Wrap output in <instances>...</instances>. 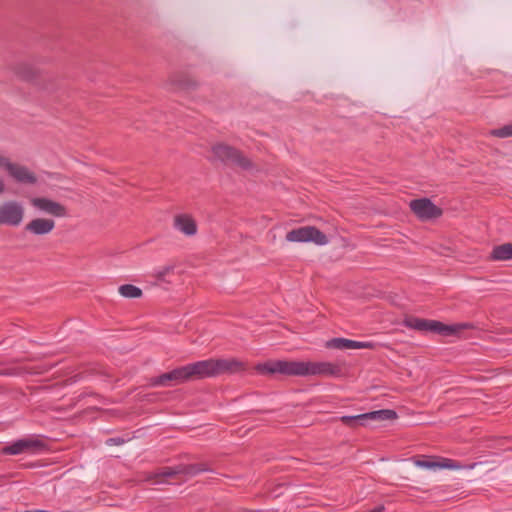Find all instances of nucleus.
<instances>
[{"mask_svg":"<svg viewBox=\"0 0 512 512\" xmlns=\"http://www.w3.org/2000/svg\"><path fill=\"white\" fill-rule=\"evenodd\" d=\"M179 475L195 476L200 472L210 471V468L206 464H180Z\"/></svg>","mask_w":512,"mask_h":512,"instance_id":"20","label":"nucleus"},{"mask_svg":"<svg viewBox=\"0 0 512 512\" xmlns=\"http://www.w3.org/2000/svg\"><path fill=\"white\" fill-rule=\"evenodd\" d=\"M125 443V439L121 438V437H114V438H109L106 440V444L108 446H113V445H122Z\"/></svg>","mask_w":512,"mask_h":512,"instance_id":"28","label":"nucleus"},{"mask_svg":"<svg viewBox=\"0 0 512 512\" xmlns=\"http://www.w3.org/2000/svg\"><path fill=\"white\" fill-rule=\"evenodd\" d=\"M45 448L42 440L33 437L22 438L14 441L2 449L6 455H17L21 453H36Z\"/></svg>","mask_w":512,"mask_h":512,"instance_id":"7","label":"nucleus"},{"mask_svg":"<svg viewBox=\"0 0 512 512\" xmlns=\"http://www.w3.org/2000/svg\"><path fill=\"white\" fill-rule=\"evenodd\" d=\"M212 153L215 159L226 165H234L246 171L255 168L254 163L242 151L233 146L218 143L212 147Z\"/></svg>","mask_w":512,"mask_h":512,"instance_id":"4","label":"nucleus"},{"mask_svg":"<svg viewBox=\"0 0 512 512\" xmlns=\"http://www.w3.org/2000/svg\"><path fill=\"white\" fill-rule=\"evenodd\" d=\"M471 328H473L471 323H456L447 325L440 321L434 320L432 332L442 336H455L459 335L461 331Z\"/></svg>","mask_w":512,"mask_h":512,"instance_id":"12","label":"nucleus"},{"mask_svg":"<svg viewBox=\"0 0 512 512\" xmlns=\"http://www.w3.org/2000/svg\"><path fill=\"white\" fill-rule=\"evenodd\" d=\"M415 465L420 468L425 469H437V468H447V469H455L458 468L459 465H457L453 460L451 459H443V461H433L431 459H423V460H415Z\"/></svg>","mask_w":512,"mask_h":512,"instance_id":"15","label":"nucleus"},{"mask_svg":"<svg viewBox=\"0 0 512 512\" xmlns=\"http://www.w3.org/2000/svg\"><path fill=\"white\" fill-rule=\"evenodd\" d=\"M366 418L372 421H387L394 420L397 418L396 411L392 409H381L376 411H371L366 413Z\"/></svg>","mask_w":512,"mask_h":512,"instance_id":"19","label":"nucleus"},{"mask_svg":"<svg viewBox=\"0 0 512 512\" xmlns=\"http://www.w3.org/2000/svg\"><path fill=\"white\" fill-rule=\"evenodd\" d=\"M121 296L125 298H140L142 296V290L132 284H124L118 288Z\"/></svg>","mask_w":512,"mask_h":512,"instance_id":"21","label":"nucleus"},{"mask_svg":"<svg viewBox=\"0 0 512 512\" xmlns=\"http://www.w3.org/2000/svg\"><path fill=\"white\" fill-rule=\"evenodd\" d=\"M413 213L421 220L436 219L442 215V209L437 207L430 199H414L409 204Z\"/></svg>","mask_w":512,"mask_h":512,"instance_id":"8","label":"nucleus"},{"mask_svg":"<svg viewBox=\"0 0 512 512\" xmlns=\"http://www.w3.org/2000/svg\"><path fill=\"white\" fill-rule=\"evenodd\" d=\"M340 421L350 427H356L357 425H365L367 418L366 413L359 414V415H345L340 418Z\"/></svg>","mask_w":512,"mask_h":512,"instance_id":"22","label":"nucleus"},{"mask_svg":"<svg viewBox=\"0 0 512 512\" xmlns=\"http://www.w3.org/2000/svg\"><path fill=\"white\" fill-rule=\"evenodd\" d=\"M202 379L199 361L177 367L149 380L151 387H171Z\"/></svg>","mask_w":512,"mask_h":512,"instance_id":"2","label":"nucleus"},{"mask_svg":"<svg viewBox=\"0 0 512 512\" xmlns=\"http://www.w3.org/2000/svg\"><path fill=\"white\" fill-rule=\"evenodd\" d=\"M170 81L177 90L189 91L197 87V82L188 75H174Z\"/></svg>","mask_w":512,"mask_h":512,"instance_id":"17","label":"nucleus"},{"mask_svg":"<svg viewBox=\"0 0 512 512\" xmlns=\"http://www.w3.org/2000/svg\"><path fill=\"white\" fill-rule=\"evenodd\" d=\"M286 240L289 242H313L320 246L329 242L328 237L314 226L292 229L286 234Z\"/></svg>","mask_w":512,"mask_h":512,"instance_id":"6","label":"nucleus"},{"mask_svg":"<svg viewBox=\"0 0 512 512\" xmlns=\"http://www.w3.org/2000/svg\"><path fill=\"white\" fill-rule=\"evenodd\" d=\"M376 344L371 341H355L346 338H333L326 342V347L331 349H374Z\"/></svg>","mask_w":512,"mask_h":512,"instance_id":"10","label":"nucleus"},{"mask_svg":"<svg viewBox=\"0 0 512 512\" xmlns=\"http://www.w3.org/2000/svg\"><path fill=\"white\" fill-rule=\"evenodd\" d=\"M434 320L421 319L417 317H408L404 320V325L410 329L418 331H429L433 330Z\"/></svg>","mask_w":512,"mask_h":512,"instance_id":"18","label":"nucleus"},{"mask_svg":"<svg viewBox=\"0 0 512 512\" xmlns=\"http://www.w3.org/2000/svg\"><path fill=\"white\" fill-rule=\"evenodd\" d=\"M54 228L55 221L53 219L34 218L25 225L24 231L35 236H43L51 233Z\"/></svg>","mask_w":512,"mask_h":512,"instance_id":"11","label":"nucleus"},{"mask_svg":"<svg viewBox=\"0 0 512 512\" xmlns=\"http://www.w3.org/2000/svg\"><path fill=\"white\" fill-rule=\"evenodd\" d=\"M15 72L24 79H31L34 77L33 69L25 63H20L16 66Z\"/></svg>","mask_w":512,"mask_h":512,"instance_id":"25","label":"nucleus"},{"mask_svg":"<svg viewBox=\"0 0 512 512\" xmlns=\"http://www.w3.org/2000/svg\"><path fill=\"white\" fill-rule=\"evenodd\" d=\"M492 136L498 138H508L512 136V124L505 125L498 129H493L490 131Z\"/></svg>","mask_w":512,"mask_h":512,"instance_id":"26","label":"nucleus"},{"mask_svg":"<svg viewBox=\"0 0 512 512\" xmlns=\"http://www.w3.org/2000/svg\"><path fill=\"white\" fill-rule=\"evenodd\" d=\"M174 227L187 236L195 235L197 225L194 219L187 214H179L174 218Z\"/></svg>","mask_w":512,"mask_h":512,"instance_id":"14","label":"nucleus"},{"mask_svg":"<svg viewBox=\"0 0 512 512\" xmlns=\"http://www.w3.org/2000/svg\"><path fill=\"white\" fill-rule=\"evenodd\" d=\"M489 258L493 261L512 260V242L494 246Z\"/></svg>","mask_w":512,"mask_h":512,"instance_id":"16","label":"nucleus"},{"mask_svg":"<svg viewBox=\"0 0 512 512\" xmlns=\"http://www.w3.org/2000/svg\"><path fill=\"white\" fill-rule=\"evenodd\" d=\"M5 192V183L4 180L0 177V195Z\"/></svg>","mask_w":512,"mask_h":512,"instance_id":"29","label":"nucleus"},{"mask_svg":"<svg viewBox=\"0 0 512 512\" xmlns=\"http://www.w3.org/2000/svg\"><path fill=\"white\" fill-rule=\"evenodd\" d=\"M25 217V207L17 200H7L0 204V225L18 227Z\"/></svg>","mask_w":512,"mask_h":512,"instance_id":"5","label":"nucleus"},{"mask_svg":"<svg viewBox=\"0 0 512 512\" xmlns=\"http://www.w3.org/2000/svg\"><path fill=\"white\" fill-rule=\"evenodd\" d=\"M202 379L221 374H235L245 370V364L235 358L199 361Z\"/></svg>","mask_w":512,"mask_h":512,"instance_id":"3","label":"nucleus"},{"mask_svg":"<svg viewBox=\"0 0 512 512\" xmlns=\"http://www.w3.org/2000/svg\"><path fill=\"white\" fill-rule=\"evenodd\" d=\"M9 175L18 183L33 185L37 182L35 174L23 165L14 163Z\"/></svg>","mask_w":512,"mask_h":512,"instance_id":"13","label":"nucleus"},{"mask_svg":"<svg viewBox=\"0 0 512 512\" xmlns=\"http://www.w3.org/2000/svg\"><path fill=\"white\" fill-rule=\"evenodd\" d=\"M179 475V467L178 465L175 467H162L157 470V472L154 474V477H168L173 478L175 476Z\"/></svg>","mask_w":512,"mask_h":512,"instance_id":"24","label":"nucleus"},{"mask_svg":"<svg viewBox=\"0 0 512 512\" xmlns=\"http://www.w3.org/2000/svg\"><path fill=\"white\" fill-rule=\"evenodd\" d=\"M14 163L9 158L0 155V168L5 169L8 173L12 170Z\"/></svg>","mask_w":512,"mask_h":512,"instance_id":"27","label":"nucleus"},{"mask_svg":"<svg viewBox=\"0 0 512 512\" xmlns=\"http://www.w3.org/2000/svg\"><path fill=\"white\" fill-rule=\"evenodd\" d=\"M175 269V265L169 264L153 271V277L159 282H168L166 276L171 274Z\"/></svg>","mask_w":512,"mask_h":512,"instance_id":"23","label":"nucleus"},{"mask_svg":"<svg viewBox=\"0 0 512 512\" xmlns=\"http://www.w3.org/2000/svg\"><path fill=\"white\" fill-rule=\"evenodd\" d=\"M256 369L261 374H282L300 377H339L342 374L341 366L331 362L276 360L258 364Z\"/></svg>","mask_w":512,"mask_h":512,"instance_id":"1","label":"nucleus"},{"mask_svg":"<svg viewBox=\"0 0 512 512\" xmlns=\"http://www.w3.org/2000/svg\"><path fill=\"white\" fill-rule=\"evenodd\" d=\"M30 204L51 216L66 217L68 216L67 208L59 202L53 201L46 197H34L30 199Z\"/></svg>","mask_w":512,"mask_h":512,"instance_id":"9","label":"nucleus"}]
</instances>
